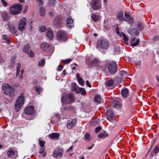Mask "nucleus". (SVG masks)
Listing matches in <instances>:
<instances>
[{"mask_svg":"<svg viewBox=\"0 0 159 159\" xmlns=\"http://www.w3.org/2000/svg\"><path fill=\"white\" fill-rule=\"evenodd\" d=\"M2 87L4 93L5 94L9 95L11 97L14 96V92L15 91V89L9 84H5Z\"/></svg>","mask_w":159,"mask_h":159,"instance_id":"obj_1","label":"nucleus"},{"mask_svg":"<svg viewBox=\"0 0 159 159\" xmlns=\"http://www.w3.org/2000/svg\"><path fill=\"white\" fill-rule=\"evenodd\" d=\"M75 101V97L72 93L66 94L62 96L61 102L64 104H69Z\"/></svg>","mask_w":159,"mask_h":159,"instance_id":"obj_2","label":"nucleus"},{"mask_svg":"<svg viewBox=\"0 0 159 159\" xmlns=\"http://www.w3.org/2000/svg\"><path fill=\"white\" fill-rule=\"evenodd\" d=\"M24 100V94L23 93H22L20 94V96L18 97L16 102L15 107L16 111L17 112L19 111L21 107L23 105Z\"/></svg>","mask_w":159,"mask_h":159,"instance_id":"obj_3","label":"nucleus"},{"mask_svg":"<svg viewBox=\"0 0 159 159\" xmlns=\"http://www.w3.org/2000/svg\"><path fill=\"white\" fill-rule=\"evenodd\" d=\"M22 9V5L20 4H16L9 9L11 14L13 15H17L20 12Z\"/></svg>","mask_w":159,"mask_h":159,"instance_id":"obj_4","label":"nucleus"},{"mask_svg":"<svg viewBox=\"0 0 159 159\" xmlns=\"http://www.w3.org/2000/svg\"><path fill=\"white\" fill-rule=\"evenodd\" d=\"M64 150L62 148H59L55 149L53 152L52 156L54 158L59 159L63 156Z\"/></svg>","mask_w":159,"mask_h":159,"instance_id":"obj_5","label":"nucleus"},{"mask_svg":"<svg viewBox=\"0 0 159 159\" xmlns=\"http://www.w3.org/2000/svg\"><path fill=\"white\" fill-rule=\"evenodd\" d=\"M97 45L98 48L106 50L108 49L109 44L107 41L104 39L99 40L97 43Z\"/></svg>","mask_w":159,"mask_h":159,"instance_id":"obj_6","label":"nucleus"},{"mask_svg":"<svg viewBox=\"0 0 159 159\" xmlns=\"http://www.w3.org/2000/svg\"><path fill=\"white\" fill-rule=\"evenodd\" d=\"M108 70L112 74L115 73L117 71V64L113 61L109 62L107 63Z\"/></svg>","mask_w":159,"mask_h":159,"instance_id":"obj_7","label":"nucleus"},{"mask_svg":"<svg viewBox=\"0 0 159 159\" xmlns=\"http://www.w3.org/2000/svg\"><path fill=\"white\" fill-rule=\"evenodd\" d=\"M57 36L58 40L61 41H65L68 38L67 34L63 30L59 31L57 33Z\"/></svg>","mask_w":159,"mask_h":159,"instance_id":"obj_8","label":"nucleus"},{"mask_svg":"<svg viewBox=\"0 0 159 159\" xmlns=\"http://www.w3.org/2000/svg\"><path fill=\"white\" fill-rule=\"evenodd\" d=\"M26 20L25 17L22 18L18 23V29L23 31L24 30L26 25Z\"/></svg>","mask_w":159,"mask_h":159,"instance_id":"obj_9","label":"nucleus"},{"mask_svg":"<svg viewBox=\"0 0 159 159\" xmlns=\"http://www.w3.org/2000/svg\"><path fill=\"white\" fill-rule=\"evenodd\" d=\"M91 7L94 10L101 9V1L100 0H92Z\"/></svg>","mask_w":159,"mask_h":159,"instance_id":"obj_10","label":"nucleus"},{"mask_svg":"<svg viewBox=\"0 0 159 159\" xmlns=\"http://www.w3.org/2000/svg\"><path fill=\"white\" fill-rule=\"evenodd\" d=\"M24 112L25 114L32 115L35 114L36 111L34 106H30L26 107L24 109Z\"/></svg>","mask_w":159,"mask_h":159,"instance_id":"obj_11","label":"nucleus"},{"mask_svg":"<svg viewBox=\"0 0 159 159\" xmlns=\"http://www.w3.org/2000/svg\"><path fill=\"white\" fill-rule=\"evenodd\" d=\"M40 48L43 51L48 52L51 50L52 48L51 45L44 43L40 44Z\"/></svg>","mask_w":159,"mask_h":159,"instance_id":"obj_12","label":"nucleus"},{"mask_svg":"<svg viewBox=\"0 0 159 159\" xmlns=\"http://www.w3.org/2000/svg\"><path fill=\"white\" fill-rule=\"evenodd\" d=\"M66 25L70 28L74 26V20L70 16H69L66 20Z\"/></svg>","mask_w":159,"mask_h":159,"instance_id":"obj_13","label":"nucleus"},{"mask_svg":"<svg viewBox=\"0 0 159 159\" xmlns=\"http://www.w3.org/2000/svg\"><path fill=\"white\" fill-rule=\"evenodd\" d=\"M106 114L107 119L110 121L114 119V115L113 111L111 110H109L107 111Z\"/></svg>","mask_w":159,"mask_h":159,"instance_id":"obj_14","label":"nucleus"},{"mask_svg":"<svg viewBox=\"0 0 159 159\" xmlns=\"http://www.w3.org/2000/svg\"><path fill=\"white\" fill-rule=\"evenodd\" d=\"M61 20L62 18L60 16H57L54 20V25L57 27L60 26L62 23Z\"/></svg>","mask_w":159,"mask_h":159,"instance_id":"obj_15","label":"nucleus"},{"mask_svg":"<svg viewBox=\"0 0 159 159\" xmlns=\"http://www.w3.org/2000/svg\"><path fill=\"white\" fill-rule=\"evenodd\" d=\"M16 153V151L12 149H9L7 152V156L6 157L7 159H12V156L15 155Z\"/></svg>","mask_w":159,"mask_h":159,"instance_id":"obj_16","label":"nucleus"},{"mask_svg":"<svg viewBox=\"0 0 159 159\" xmlns=\"http://www.w3.org/2000/svg\"><path fill=\"white\" fill-rule=\"evenodd\" d=\"M77 120L76 119H74L70 121H69L66 125L68 129H70L74 127L77 122Z\"/></svg>","mask_w":159,"mask_h":159,"instance_id":"obj_17","label":"nucleus"},{"mask_svg":"<svg viewBox=\"0 0 159 159\" xmlns=\"http://www.w3.org/2000/svg\"><path fill=\"white\" fill-rule=\"evenodd\" d=\"M125 18H124V20L129 23H132L133 22V18L131 17L130 14L127 13H125Z\"/></svg>","mask_w":159,"mask_h":159,"instance_id":"obj_18","label":"nucleus"},{"mask_svg":"<svg viewBox=\"0 0 159 159\" xmlns=\"http://www.w3.org/2000/svg\"><path fill=\"white\" fill-rule=\"evenodd\" d=\"M112 105L114 108H120L122 107V104L116 100H114L112 102Z\"/></svg>","mask_w":159,"mask_h":159,"instance_id":"obj_19","label":"nucleus"},{"mask_svg":"<svg viewBox=\"0 0 159 159\" xmlns=\"http://www.w3.org/2000/svg\"><path fill=\"white\" fill-rule=\"evenodd\" d=\"M116 33L117 35L121 36V34L122 35L124 43L127 45L128 44V41L129 40L128 37L123 33H120L118 31H116Z\"/></svg>","mask_w":159,"mask_h":159,"instance_id":"obj_20","label":"nucleus"},{"mask_svg":"<svg viewBox=\"0 0 159 159\" xmlns=\"http://www.w3.org/2000/svg\"><path fill=\"white\" fill-rule=\"evenodd\" d=\"M80 88H79L76 84L75 83H73L72 84V89H71L72 91H74L76 93H80Z\"/></svg>","mask_w":159,"mask_h":159,"instance_id":"obj_21","label":"nucleus"},{"mask_svg":"<svg viewBox=\"0 0 159 159\" xmlns=\"http://www.w3.org/2000/svg\"><path fill=\"white\" fill-rule=\"evenodd\" d=\"M129 90L127 88L123 89L121 90V94L122 97L126 98L129 96Z\"/></svg>","mask_w":159,"mask_h":159,"instance_id":"obj_22","label":"nucleus"},{"mask_svg":"<svg viewBox=\"0 0 159 159\" xmlns=\"http://www.w3.org/2000/svg\"><path fill=\"white\" fill-rule=\"evenodd\" d=\"M139 42L140 40L139 39L133 38L131 41V45L133 46H135L138 45Z\"/></svg>","mask_w":159,"mask_h":159,"instance_id":"obj_23","label":"nucleus"},{"mask_svg":"<svg viewBox=\"0 0 159 159\" xmlns=\"http://www.w3.org/2000/svg\"><path fill=\"white\" fill-rule=\"evenodd\" d=\"M128 32L129 33L132 35H139V32L135 28H132L131 30H128Z\"/></svg>","mask_w":159,"mask_h":159,"instance_id":"obj_24","label":"nucleus"},{"mask_svg":"<svg viewBox=\"0 0 159 159\" xmlns=\"http://www.w3.org/2000/svg\"><path fill=\"white\" fill-rule=\"evenodd\" d=\"M116 17L117 20L120 21L124 20V16L123 12L121 11L118 12L117 13Z\"/></svg>","mask_w":159,"mask_h":159,"instance_id":"obj_25","label":"nucleus"},{"mask_svg":"<svg viewBox=\"0 0 159 159\" xmlns=\"http://www.w3.org/2000/svg\"><path fill=\"white\" fill-rule=\"evenodd\" d=\"M47 36L51 39L53 38V34L52 30L50 28H48L47 30L46 33Z\"/></svg>","mask_w":159,"mask_h":159,"instance_id":"obj_26","label":"nucleus"},{"mask_svg":"<svg viewBox=\"0 0 159 159\" xmlns=\"http://www.w3.org/2000/svg\"><path fill=\"white\" fill-rule=\"evenodd\" d=\"M2 18L3 20L5 21H8L9 19V14L8 13L3 12L2 13Z\"/></svg>","mask_w":159,"mask_h":159,"instance_id":"obj_27","label":"nucleus"},{"mask_svg":"<svg viewBox=\"0 0 159 159\" xmlns=\"http://www.w3.org/2000/svg\"><path fill=\"white\" fill-rule=\"evenodd\" d=\"M59 136V134L58 133H53L49 135V137L50 139H58Z\"/></svg>","mask_w":159,"mask_h":159,"instance_id":"obj_28","label":"nucleus"},{"mask_svg":"<svg viewBox=\"0 0 159 159\" xmlns=\"http://www.w3.org/2000/svg\"><path fill=\"white\" fill-rule=\"evenodd\" d=\"M101 98L99 95H97L95 96L94 101L97 103H99L101 102Z\"/></svg>","mask_w":159,"mask_h":159,"instance_id":"obj_29","label":"nucleus"},{"mask_svg":"<svg viewBox=\"0 0 159 159\" xmlns=\"http://www.w3.org/2000/svg\"><path fill=\"white\" fill-rule=\"evenodd\" d=\"M8 25L9 27V30L12 33H13V34H15V35H17V34L15 32H14L15 27L14 26V25Z\"/></svg>","mask_w":159,"mask_h":159,"instance_id":"obj_30","label":"nucleus"},{"mask_svg":"<svg viewBox=\"0 0 159 159\" xmlns=\"http://www.w3.org/2000/svg\"><path fill=\"white\" fill-rule=\"evenodd\" d=\"M114 83V81L113 80H107L105 83L106 86L108 87L112 86Z\"/></svg>","mask_w":159,"mask_h":159,"instance_id":"obj_31","label":"nucleus"},{"mask_svg":"<svg viewBox=\"0 0 159 159\" xmlns=\"http://www.w3.org/2000/svg\"><path fill=\"white\" fill-rule=\"evenodd\" d=\"M108 134L104 132L103 133L101 132L98 135V137L99 138H105L106 137H108Z\"/></svg>","mask_w":159,"mask_h":159,"instance_id":"obj_32","label":"nucleus"},{"mask_svg":"<svg viewBox=\"0 0 159 159\" xmlns=\"http://www.w3.org/2000/svg\"><path fill=\"white\" fill-rule=\"evenodd\" d=\"M91 18L95 22L99 20V16L98 15H97L95 14H93L92 15Z\"/></svg>","mask_w":159,"mask_h":159,"instance_id":"obj_33","label":"nucleus"},{"mask_svg":"<svg viewBox=\"0 0 159 159\" xmlns=\"http://www.w3.org/2000/svg\"><path fill=\"white\" fill-rule=\"evenodd\" d=\"M21 68V65L19 63L17 64V70H16V76H18L20 73V68Z\"/></svg>","mask_w":159,"mask_h":159,"instance_id":"obj_34","label":"nucleus"},{"mask_svg":"<svg viewBox=\"0 0 159 159\" xmlns=\"http://www.w3.org/2000/svg\"><path fill=\"white\" fill-rule=\"evenodd\" d=\"M76 76L79 82L81 85H83L84 84V81L82 78L79 75L78 73L76 74Z\"/></svg>","mask_w":159,"mask_h":159,"instance_id":"obj_35","label":"nucleus"},{"mask_svg":"<svg viewBox=\"0 0 159 159\" xmlns=\"http://www.w3.org/2000/svg\"><path fill=\"white\" fill-rule=\"evenodd\" d=\"M3 39L8 44H10V41L9 40V37L6 35H4L2 37Z\"/></svg>","mask_w":159,"mask_h":159,"instance_id":"obj_36","label":"nucleus"},{"mask_svg":"<svg viewBox=\"0 0 159 159\" xmlns=\"http://www.w3.org/2000/svg\"><path fill=\"white\" fill-rule=\"evenodd\" d=\"M23 51L26 53H29L30 51V47L29 45H25Z\"/></svg>","mask_w":159,"mask_h":159,"instance_id":"obj_37","label":"nucleus"},{"mask_svg":"<svg viewBox=\"0 0 159 159\" xmlns=\"http://www.w3.org/2000/svg\"><path fill=\"white\" fill-rule=\"evenodd\" d=\"M120 74L121 76L123 77H126L127 75V73H126L125 70H121L120 72Z\"/></svg>","mask_w":159,"mask_h":159,"instance_id":"obj_38","label":"nucleus"},{"mask_svg":"<svg viewBox=\"0 0 159 159\" xmlns=\"http://www.w3.org/2000/svg\"><path fill=\"white\" fill-rule=\"evenodd\" d=\"M40 13L41 16H44L45 15V11L43 7H41L40 9Z\"/></svg>","mask_w":159,"mask_h":159,"instance_id":"obj_39","label":"nucleus"},{"mask_svg":"<svg viewBox=\"0 0 159 159\" xmlns=\"http://www.w3.org/2000/svg\"><path fill=\"white\" fill-rule=\"evenodd\" d=\"M56 3V2L55 0H51L49 2L48 6L49 7L54 6Z\"/></svg>","mask_w":159,"mask_h":159,"instance_id":"obj_40","label":"nucleus"},{"mask_svg":"<svg viewBox=\"0 0 159 159\" xmlns=\"http://www.w3.org/2000/svg\"><path fill=\"white\" fill-rule=\"evenodd\" d=\"M84 137L85 139L88 141H90L91 139L90 135L88 133H86L84 135Z\"/></svg>","mask_w":159,"mask_h":159,"instance_id":"obj_41","label":"nucleus"},{"mask_svg":"<svg viewBox=\"0 0 159 159\" xmlns=\"http://www.w3.org/2000/svg\"><path fill=\"white\" fill-rule=\"evenodd\" d=\"M100 61L97 58H95L92 61V64H98Z\"/></svg>","mask_w":159,"mask_h":159,"instance_id":"obj_42","label":"nucleus"},{"mask_svg":"<svg viewBox=\"0 0 159 159\" xmlns=\"http://www.w3.org/2000/svg\"><path fill=\"white\" fill-rule=\"evenodd\" d=\"M45 63V60L44 59H42L38 63V65L40 66H43V65Z\"/></svg>","mask_w":159,"mask_h":159,"instance_id":"obj_43","label":"nucleus"},{"mask_svg":"<svg viewBox=\"0 0 159 159\" xmlns=\"http://www.w3.org/2000/svg\"><path fill=\"white\" fill-rule=\"evenodd\" d=\"M137 27L139 30H142L143 29V26L139 22H138L137 24Z\"/></svg>","mask_w":159,"mask_h":159,"instance_id":"obj_44","label":"nucleus"},{"mask_svg":"<svg viewBox=\"0 0 159 159\" xmlns=\"http://www.w3.org/2000/svg\"><path fill=\"white\" fill-rule=\"evenodd\" d=\"M80 93H81L82 95H85L86 94V92L84 88H81L80 89Z\"/></svg>","mask_w":159,"mask_h":159,"instance_id":"obj_45","label":"nucleus"},{"mask_svg":"<svg viewBox=\"0 0 159 159\" xmlns=\"http://www.w3.org/2000/svg\"><path fill=\"white\" fill-rule=\"evenodd\" d=\"M159 151V147L158 146H156L153 150V152L155 154H156Z\"/></svg>","mask_w":159,"mask_h":159,"instance_id":"obj_46","label":"nucleus"},{"mask_svg":"<svg viewBox=\"0 0 159 159\" xmlns=\"http://www.w3.org/2000/svg\"><path fill=\"white\" fill-rule=\"evenodd\" d=\"M34 88L36 91L38 92L39 93V94L40 92L42 91V89L40 87H39L37 86H35Z\"/></svg>","mask_w":159,"mask_h":159,"instance_id":"obj_47","label":"nucleus"},{"mask_svg":"<svg viewBox=\"0 0 159 159\" xmlns=\"http://www.w3.org/2000/svg\"><path fill=\"white\" fill-rule=\"evenodd\" d=\"M73 107L71 106L65 107L63 108L64 110H70L73 109Z\"/></svg>","mask_w":159,"mask_h":159,"instance_id":"obj_48","label":"nucleus"},{"mask_svg":"<svg viewBox=\"0 0 159 159\" xmlns=\"http://www.w3.org/2000/svg\"><path fill=\"white\" fill-rule=\"evenodd\" d=\"M46 150L45 149V148H41L39 152V154H42L43 153L45 152Z\"/></svg>","mask_w":159,"mask_h":159,"instance_id":"obj_49","label":"nucleus"},{"mask_svg":"<svg viewBox=\"0 0 159 159\" xmlns=\"http://www.w3.org/2000/svg\"><path fill=\"white\" fill-rule=\"evenodd\" d=\"M152 40L154 41H156L159 40V35H157L154 36L152 39Z\"/></svg>","mask_w":159,"mask_h":159,"instance_id":"obj_50","label":"nucleus"},{"mask_svg":"<svg viewBox=\"0 0 159 159\" xmlns=\"http://www.w3.org/2000/svg\"><path fill=\"white\" fill-rule=\"evenodd\" d=\"M116 81L118 83H120L122 82V79L120 77H117L115 79Z\"/></svg>","mask_w":159,"mask_h":159,"instance_id":"obj_51","label":"nucleus"},{"mask_svg":"<svg viewBox=\"0 0 159 159\" xmlns=\"http://www.w3.org/2000/svg\"><path fill=\"white\" fill-rule=\"evenodd\" d=\"M24 72V70L23 69L22 70H21V73L19 76V78L20 79H22L23 78V75Z\"/></svg>","mask_w":159,"mask_h":159,"instance_id":"obj_52","label":"nucleus"},{"mask_svg":"<svg viewBox=\"0 0 159 159\" xmlns=\"http://www.w3.org/2000/svg\"><path fill=\"white\" fill-rule=\"evenodd\" d=\"M27 54L30 57H33L34 55V54L33 53V52L31 51H30V52L29 51V53Z\"/></svg>","mask_w":159,"mask_h":159,"instance_id":"obj_53","label":"nucleus"},{"mask_svg":"<svg viewBox=\"0 0 159 159\" xmlns=\"http://www.w3.org/2000/svg\"><path fill=\"white\" fill-rule=\"evenodd\" d=\"M46 30V28L44 26H42L40 28V32H44Z\"/></svg>","mask_w":159,"mask_h":159,"instance_id":"obj_54","label":"nucleus"},{"mask_svg":"<svg viewBox=\"0 0 159 159\" xmlns=\"http://www.w3.org/2000/svg\"><path fill=\"white\" fill-rule=\"evenodd\" d=\"M71 61V59H68L65 60L64 61V63L65 64H68Z\"/></svg>","mask_w":159,"mask_h":159,"instance_id":"obj_55","label":"nucleus"},{"mask_svg":"<svg viewBox=\"0 0 159 159\" xmlns=\"http://www.w3.org/2000/svg\"><path fill=\"white\" fill-rule=\"evenodd\" d=\"M1 2L3 4V6L6 7L7 5V3L4 0H2Z\"/></svg>","mask_w":159,"mask_h":159,"instance_id":"obj_56","label":"nucleus"},{"mask_svg":"<svg viewBox=\"0 0 159 159\" xmlns=\"http://www.w3.org/2000/svg\"><path fill=\"white\" fill-rule=\"evenodd\" d=\"M45 142L41 141L39 143V145L41 147L43 148Z\"/></svg>","mask_w":159,"mask_h":159,"instance_id":"obj_57","label":"nucleus"},{"mask_svg":"<svg viewBox=\"0 0 159 159\" xmlns=\"http://www.w3.org/2000/svg\"><path fill=\"white\" fill-rule=\"evenodd\" d=\"M101 128L100 126H98L96 127L95 129V132L96 133L98 132L101 129Z\"/></svg>","mask_w":159,"mask_h":159,"instance_id":"obj_58","label":"nucleus"},{"mask_svg":"<svg viewBox=\"0 0 159 159\" xmlns=\"http://www.w3.org/2000/svg\"><path fill=\"white\" fill-rule=\"evenodd\" d=\"M63 68V66L62 65H59L58 67L57 70L58 71H61Z\"/></svg>","mask_w":159,"mask_h":159,"instance_id":"obj_59","label":"nucleus"},{"mask_svg":"<svg viewBox=\"0 0 159 159\" xmlns=\"http://www.w3.org/2000/svg\"><path fill=\"white\" fill-rule=\"evenodd\" d=\"M94 146V144L92 143V144H91L90 146H89L88 147L87 149L89 150L91 149Z\"/></svg>","mask_w":159,"mask_h":159,"instance_id":"obj_60","label":"nucleus"},{"mask_svg":"<svg viewBox=\"0 0 159 159\" xmlns=\"http://www.w3.org/2000/svg\"><path fill=\"white\" fill-rule=\"evenodd\" d=\"M86 84L89 87H91V84L89 83V81H86Z\"/></svg>","mask_w":159,"mask_h":159,"instance_id":"obj_61","label":"nucleus"},{"mask_svg":"<svg viewBox=\"0 0 159 159\" xmlns=\"http://www.w3.org/2000/svg\"><path fill=\"white\" fill-rule=\"evenodd\" d=\"M115 54H116V53H119V52H120V49L119 48H117V50H115Z\"/></svg>","mask_w":159,"mask_h":159,"instance_id":"obj_62","label":"nucleus"},{"mask_svg":"<svg viewBox=\"0 0 159 159\" xmlns=\"http://www.w3.org/2000/svg\"><path fill=\"white\" fill-rule=\"evenodd\" d=\"M39 82V81L36 80H34L33 81V83L34 84H37Z\"/></svg>","mask_w":159,"mask_h":159,"instance_id":"obj_63","label":"nucleus"},{"mask_svg":"<svg viewBox=\"0 0 159 159\" xmlns=\"http://www.w3.org/2000/svg\"><path fill=\"white\" fill-rule=\"evenodd\" d=\"M141 64V62L140 61H137L136 63L137 66H139Z\"/></svg>","mask_w":159,"mask_h":159,"instance_id":"obj_64","label":"nucleus"}]
</instances>
